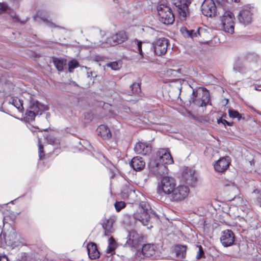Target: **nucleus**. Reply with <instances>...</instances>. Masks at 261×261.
Listing matches in <instances>:
<instances>
[{"label":"nucleus","instance_id":"f3484780","mask_svg":"<svg viewBox=\"0 0 261 261\" xmlns=\"http://www.w3.org/2000/svg\"><path fill=\"white\" fill-rule=\"evenodd\" d=\"M127 38L126 33L123 31H120L108 37L106 43L110 46H115L118 44L123 43Z\"/></svg>","mask_w":261,"mask_h":261},{"label":"nucleus","instance_id":"cd10ccee","mask_svg":"<svg viewBox=\"0 0 261 261\" xmlns=\"http://www.w3.org/2000/svg\"><path fill=\"white\" fill-rule=\"evenodd\" d=\"M102 227L105 230V234L106 236H109L113 231L112 222L110 220H107L103 222Z\"/></svg>","mask_w":261,"mask_h":261},{"label":"nucleus","instance_id":"79ce46f5","mask_svg":"<svg viewBox=\"0 0 261 261\" xmlns=\"http://www.w3.org/2000/svg\"><path fill=\"white\" fill-rule=\"evenodd\" d=\"M145 163V161L143 159V158L141 156H137L134 157L130 163Z\"/></svg>","mask_w":261,"mask_h":261},{"label":"nucleus","instance_id":"423d86ee","mask_svg":"<svg viewBox=\"0 0 261 261\" xmlns=\"http://www.w3.org/2000/svg\"><path fill=\"white\" fill-rule=\"evenodd\" d=\"M210 101V94L207 91L193 89L189 99L190 103H194L198 107L206 106Z\"/></svg>","mask_w":261,"mask_h":261},{"label":"nucleus","instance_id":"864d4df0","mask_svg":"<svg viewBox=\"0 0 261 261\" xmlns=\"http://www.w3.org/2000/svg\"><path fill=\"white\" fill-rule=\"evenodd\" d=\"M159 32L155 30H152V34L154 36L158 35Z\"/></svg>","mask_w":261,"mask_h":261},{"label":"nucleus","instance_id":"5701e85b","mask_svg":"<svg viewBox=\"0 0 261 261\" xmlns=\"http://www.w3.org/2000/svg\"><path fill=\"white\" fill-rule=\"evenodd\" d=\"M157 251V247L154 244H145L142 248L141 252L145 257H150L154 256Z\"/></svg>","mask_w":261,"mask_h":261},{"label":"nucleus","instance_id":"4be33fe9","mask_svg":"<svg viewBox=\"0 0 261 261\" xmlns=\"http://www.w3.org/2000/svg\"><path fill=\"white\" fill-rule=\"evenodd\" d=\"M187 246L186 245H175L173 247V252L176 258L179 260H183L187 255Z\"/></svg>","mask_w":261,"mask_h":261},{"label":"nucleus","instance_id":"de8ad7c7","mask_svg":"<svg viewBox=\"0 0 261 261\" xmlns=\"http://www.w3.org/2000/svg\"><path fill=\"white\" fill-rule=\"evenodd\" d=\"M98 158L99 161L101 163L108 162V160L105 158V156L102 154L99 153L98 154Z\"/></svg>","mask_w":261,"mask_h":261},{"label":"nucleus","instance_id":"72a5a7b5","mask_svg":"<svg viewBox=\"0 0 261 261\" xmlns=\"http://www.w3.org/2000/svg\"><path fill=\"white\" fill-rule=\"evenodd\" d=\"M230 164H225L221 166V164H214V169L218 172H223L225 171L229 167Z\"/></svg>","mask_w":261,"mask_h":261},{"label":"nucleus","instance_id":"7c9ffc66","mask_svg":"<svg viewBox=\"0 0 261 261\" xmlns=\"http://www.w3.org/2000/svg\"><path fill=\"white\" fill-rule=\"evenodd\" d=\"M11 103L13 105L19 112H22L23 110L22 106V101L20 99L16 97L12 99Z\"/></svg>","mask_w":261,"mask_h":261},{"label":"nucleus","instance_id":"9d476101","mask_svg":"<svg viewBox=\"0 0 261 261\" xmlns=\"http://www.w3.org/2000/svg\"><path fill=\"white\" fill-rule=\"evenodd\" d=\"M216 7L213 0H204L201 6L202 14L208 17H212L216 15L217 11H218V7L221 5H218Z\"/></svg>","mask_w":261,"mask_h":261},{"label":"nucleus","instance_id":"f03ea898","mask_svg":"<svg viewBox=\"0 0 261 261\" xmlns=\"http://www.w3.org/2000/svg\"><path fill=\"white\" fill-rule=\"evenodd\" d=\"M218 13L222 14L221 18V28L225 32L232 34L234 32L235 17L233 14L229 10V8L225 10L220 6L218 8Z\"/></svg>","mask_w":261,"mask_h":261},{"label":"nucleus","instance_id":"49530a36","mask_svg":"<svg viewBox=\"0 0 261 261\" xmlns=\"http://www.w3.org/2000/svg\"><path fill=\"white\" fill-rule=\"evenodd\" d=\"M150 1L153 5H154V7H156L157 5H160V4H164L165 0H150Z\"/></svg>","mask_w":261,"mask_h":261},{"label":"nucleus","instance_id":"ddd939ff","mask_svg":"<svg viewBox=\"0 0 261 261\" xmlns=\"http://www.w3.org/2000/svg\"><path fill=\"white\" fill-rule=\"evenodd\" d=\"M252 15L253 13L250 8L245 6L240 10L238 16V20L241 23L248 25L252 21Z\"/></svg>","mask_w":261,"mask_h":261},{"label":"nucleus","instance_id":"1a4fd4ad","mask_svg":"<svg viewBox=\"0 0 261 261\" xmlns=\"http://www.w3.org/2000/svg\"><path fill=\"white\" fill-rule=\"evenodd\" d=\"M168 46V39L165 38H160L152 42L151 48H153L155 55L161 56L166 53Z\"/></svg>","mask_w":261,"mask_h":261},{"label":"nucleus","instance_id":"2eb2a0df","mask_svg":"<svg viewBox=\"0 0 261 261\" xmlns=\"http://www.w3.org/2000/svg\"><path fill=\"white\" fill-rule=\"evenodd\" d=\"M149 174L156 177L162 176L168 173V168L165 164H148Z\"/></svg>","mask_w":261,"mask_h":261},{"label":"nucleus","instance_id":"39448f33","mask_svg":"<svg viewBox=\"0 0 261 261\" xmlns=\"http://www.w3.org/2000/svg\"><path fill=\"white\" fill-rule=\"evenodd\" d=\"M156 9L158 12V19L161 22L167 25L171 24L174 22V16L169 7L161 4L156 6Z\"/></svg>","mask_w":261,"mask_h":261},{"label":"nucleus","instance_id":"dca6fc26","mask_svg":"<svg viewBox=\"0 0 261 261\" xmlns=\"http://www.w3.org/2000/svg\"><path fill=\"white\" fill-rule=\"evenodd\" d=\"M180 32L185 38L193 39L195 37H201L205 33V30L201 28H198L195 30L188 29L186 27H182L180 29Z\"/></svg>","mask_w":261,"mask_h":261},{"label":"nucleus","instance_id":"5fc2aeb1","mask_svg":"<svg viewBox=\"0 0 261 261\" xmlns=\"http://www.w3.org/2000/svg\"><path fill=\"white\" fill-rule=\"evenodd\" d=\"M253 56L252 55L250 54L248 55V56L247 57V60H251V58Z\"/></svg>","mask_w":261,"mask_h":261},{"label":"nucleus","instance_id":"a211bd4d","mask_svg":"<svg viewBox=\"0 0 261 261\" xmlns=\"http://www.w3.org/2000/svg\"><path fill=\"white\" fill-rule=\"evenodd\" d=\"M182 177L184 181L188 185L194 187L196 186L197 179L195 173L188 167L183 171Z\"/></svg>","mask_w":261,"mask_h":261},{"label":"nucleus","instance_id":"6e6552de","mask_svg":"<svg viewBox=\"0 0 261 261\" xmlns=\"http://www.w3.org/2000/svg\"><path fill=\"white\" fill-rule=\"evenodd\" d=\"M173 4L176 7L180 19L186 20L190 15L189 6L191 0H172Z\"/></svg>","mask_w":261,"mask_h":261},{"label":"nucleus","instance_id":"c9c22d12","mask_svg":"<svg viewBox=\"0 0 261 261\" xmlns=\"http://www.w3.org/2000/svg\"><path fill=\"white\" fill-rule=\"evenodd\" d=\"M68 71L70 72H72L74 68L77 67L79 65L78 62L76 60H73L68 62Z\"/></svg>","mask_w":261,"mask_h":261},{"label":"nucleus","instance_id":"f704fd0d","mask_svg":"<svg viewBox=\"0 0 261 261\" xmlns=\"http://www.w3.org/2000/svg\"><path fill=\"white\" fill-rule=\"evenodd\" d=\"M107 65L108 67H110L112 69L114 70H119L121 67V64L120 62L117 61L109 63L107 64Z\"/></svg>","mask_w":261,"mask_h":261},{"label":"nucleus","instance_id":"37998d69","mask_svg":"<svg viewBox=\"0 0 261 261\" xmlns=\"http://www.w3.org/2000/svg\"><path fill=\"white\" fill-rule=\"evenodd\" d=\"M230 158L228 156H226L220 159L216 163H231Z\"/></svg>","mask_w":261,"mask_h":261},{"label":"nucleus","instance_id":"4c0bfd02","mask_svg":"<svg viewBox=\"0 0 261 261\" xmlns=\"http://www.w3.org/2000/svg\"><path fill=\"white\" fill-rule=\"evenodd\" d=\"M47 140L48 142L53 145H58L60 144V142L59 139L53 137V136H48L47 138Z\"/></svg>","mask_w":261,"mask_h":261},{"label":"nucleus","instance_id":"bb28decb","mask_svg":"<svg viewBox=\"0 0 261 261\" xmlns=\"http://www.w3.org/2000/svg\"><path fill=\"white\" fill-rule=\"evenodd\" d=\"M244 58H238L234 62L233 69L236 71L241 73H245L246 70V67L244 62Z\"/></svg>","mask_w":261,"mask_h":261},{"label":"nucleus","instance_id":"6e6d98bb","mask_svg":"<svg viewBox=\"0 0 261 261\" xmlns=\"http://www.w3.org/2000/svg\"><path fill=\"white\" fill-rule=\"evenodd\" d=\"M102 46H103V47H106V45H105V44H102Z\"/></svg>","mask_w":261,"mask_h":261},{"label":"nucleus","instance_id":"c85d7f7f","mask_svg":"<svg viewBox=\"0 0 261 261\" xmlns=\"http://www.w3.org/2000/svg\"><path fill=\"white\" fill-rule=\"evenodd\" d=\"M116 248V242L113 237H111L109 239V244L107 248V253H112L115 251Z\"/></svg>","mask_w":261,"mask_h":261},{"label":"nucleus","instance_id":"a878e982","mask_svg":"<svg viewBox=\"0 0 261 261\" xmlns=\"http://www.w3.org/2000/svg\"><path fill=\"white\" fill-rule=\"evenodd\" d=\"M5 13L10 14V17L14 22L20 21L19 18L15 12H12L6 4L0 3V14Z\"/></svg>","mask_w":261,"mask_h":261},{"label":"nucleus","instance_id":"4468645a","mask_svg":"<svg viewBox=\"0 0 261 261\" xmlns=\"http://www.w3.org/2000/svg\"><path fill=\"white\" fill-rule=\"evenodd\" d=\"M220 240L224 247H228L234 244L235 236L232 230L226 229L222 232Z\"/></svg>","mask_w":261,"mask_h":261},{"label":"nucleus","instance_id":"f8f14e48","mask_svg":"<svg viewBox=\"0 0 261 261\" xmlns=\"http://www.w3.org/2000/svg\"><path fill=\"white\" fill-rule=\"evenodd\" d=\"M144 236L135 230L129 231L126 244L130 247L137 248L143 242Z\"/></svg>","mask_w":261,"mask_h":261},{"label":"nucleus","instance_id":"a18cd8bd","mask_svg":"<svg viewBox=\"0 0 261 261\" xmlns=\"http://www.w3.org/2000/svg\"><path fill=\"white\" fill-rule=\"evenodd\" d=\"M130 87L132 88L133 94L137 92L138 90H140L139 85L137 83L133 84L130 86Z\"/></svg>","mask_w":261,"mask_h":261},{"label":"nucleus","instance_id":"2f4dec72","mask_svg":"<svg viewBox=\"0 0 261 261\" xmlns=\"http://www.w3.org/2000/svg\"><path fill=\"white\" fill-rule=\"evenodd\" d=\"M217 3L222 6V8L225 9L229 8L230 4L228 2V0H216ZM235 3H239L240 0H231Z\"/></svg>","mask_w":261,"mask_h":261},{"label":"nucleus","instance_id":"58836bf2","mask_svg":"<svg viewBox=\"0 0 261 261\" xmlns=\"http://www.w3.org/2000/svg\"><path fill=\"white\" fill-rule=\"evenodd\" d=\"M228 113L229 116L231 118H237L238 119H240L241 118V114L238 111L234 110H229Z\"/></svg>","mask_w":261,"mask_h":261},{"label":"nucleus","instance_id":"f257e3e1","mask_svg":"<svg viewBox=\"0 0 261 261\" xmlns=\"http://www.w3.org/2000/svg\"><path fill=\"white\" fill-rule=\"evenodd\" d=\"M0 242L3 247L7 245L13 248L23 245L22 239L13 228L0 235Z\"/></svg>","mask_w":261,"mask_h":261},{"label":"nucleus","instance_id":"20e7f679","mask_svg":"<svg viewBox=\"0 0 261 261\" xmlns=\"http://www.w3.org/2000/svg\"><path fill=\"white\" fill-rule=\"evenodd\" d=\"M150 209L148 203L142 202L140 204L139 211L134 213L133 215L135 220L139 221L143 225L147 226L148 228L152 227V226L150 224V217L149 214Z\"/></svg>","mask_w":261,"mask_h":261},{"label":"nucleus","instance_id":"603ef678","mask_svg":"<svg viewBox=\"0 0 261 261\" xmlns=\"http://www.w3.org/2000/svg\"><path fill=\"white\" fill-rule=\"evenodd\" d=\"M255 89L256 90L261 91V84L260 85L255 86Z\"/></svg>","mask_w":261,"mask_h":261},{"label":"nucleus","instance_id":"c03bdc74","mask_svg":"<svg viewBox=\"0 0 261 261\" xmlns=\"http://www.w3.org/2000/svg\"><path fill=\"white\" fill-rule=\"evenodd\" d=\"M38 152H39V156L40 159L42 158L43 156V147L42 145L41 144L40 140V139H38Z\"/></svg>","mask_w":261,"mask_h":261},{"label":"nucleus","instance_id":"a19ab883","mask_svg":"<svg viewBox=\"0 0 261 261\" xmlns=\"http://www.w3.org/2000/svg\"><path fill=\"white\" fill-rule=\"evenodd\" d=\"M181 69H178L177 70L170 69L167 71V72L168 74L172 75L173 76L179 77V74L181 73Z\"/></svg>","mask_w":261,"mask_h":261},{"label":"nucleus","instance_id":"aec40b11","mask_svg":"<svg viewBox=\"0 0 261 261\" xmlns=\"http://www.w3.org/2000/svg\"><path fill=\"white\" fill-rule=\"evenodd\" d=\"M133 45L135 51L140 55V58L139 60L140 61L143 63L146 62V61L143 60L144 57L142 51V47L145 48L148 46V44L136 39L133 41Z\"/></svg>","mask_w":261,"mask_h":261},{"label":"nucleus","instance_id":"412c9836","mask_svg":"<svg viewBox=\"0 0 261 261\" xmlns=\"http://www.w3.org/2000/svg\"><path fill=\"white\" fill-rule=\"evenodd\" d=\"M156 155L159 157V161L163 163H173V160L168 150L161 149L157 152Z\"/></svg>","mask_w":261,"mask_h":261},{"label":"nucleus","instance_id":"e433bc0d","mask_svg":"<svg viewBox=\"0 0 261 261\" xmlns=\"http://www.w3.org/2000/svg\"><path fill=\"white\" fill-rule=\"evenodd\" d=\"M116 212H119L126 206V203L122 201H116L114 204Z\"/></svg>","mask_w":261,"mask_h":261},{"label":"nucleus","instance_id":"b1692460","mask_svg":"<svg viewBox=\"0 0 261 261\" xmlns=\"http://www.w3.org/2000/svg\"><path fill=\"white\" fill-rule=\"evenodd\" d=\"M87 248L89 257L91 259H95L100 256V252L95 243L90 242L87 245Z\"/></svg>","mask_w":261,"mask_h":261},{"label":"nucleus","instance_id":"ea45409f","mask_svg":"<svg viewBox=\"0 0 261 261\" xmlns=\"http://www.w3.org/2000/svg\"><path fill=\"white\" fill-rule=\"evenodd\" d=\"M145 164H129L131 168L136 171H140L145 168Z\"/></svg>","mask_w":261,"mask_h":261},{"label":"nucleus","instance_id":"09e8293b","mask_svg":"<svg viewBox=\"0 0 261 261\" xmlns=\"http://www.w3.org/2000/svg\"><path fill=\"white\" fill-rule=\"evenodd\" d=\"M42 20L44 22V23H46L49 27L52 28L56 27V25L54 23H53L52 22H50L48 20L44 19H43Z\"/></svg>","mask_w":261,"mask_h":261},{"label":"nucleus","instance_id":"9b49d317","mask_svg":"<svg viewBox=\"0 0 261 261\" xmlns=\"http://www.w3.org/2000/svg\"><path fill=\"white\" fill-rule=\"evenodd\" d=\"M188 187L179 185L174 187L171 195V200L172 201H179L185 199L189 193Z\"/></svg>","mask_w":261,"mask_h":261},{"label":"nucleus","instance_id":"8fccbe9b","mask_svg":"<svg viewBox=\"0 0 261 261\" xmlns=\"http://www.w3.org/2000/svg\"><path fill=\"white\" fill-rule=\"evenodd\" d=\"M217 122L218 124H220L221 123L224 125L227 124V125H230V123L229 122H228L225 119H223L222 118L218 119Z\"/></svg>","mask_w":261,"mask_h":261},{"label":"nucleus","instance_id":"7ed1b4c3","mask_svg":"<svg viewBox=\"0 0 261 261\" xmlns=\"http://www.w3.org/2000/svg\"><path fill=\"white\" fill-rule=\"evenodd\" d=\"M29 110L25 113V119L29 122L35 119L36 116L41 115L42 113L48 109L47 106L40 103L38 100L31 98L29 100Z\"/></svg>","mask_w":261,"mask_h":261},{"label":"nucleus","instance_id":"473e14b6","mask_svg":"<svg viewBox=\"0 0 261 261\" xmlns=\"http://www.w3.org/2000/svg\"><path fill=\"white\" fill-rule=\"evenodd\" d=\"M196 247L198 249L196 253V259L199 260L202 258H204L205 257V253L201 245H197Z\"/></svg>","mask_w":261,"mask_h":261},{"label":"nucleus","instance_id":"393cba45","mask_svg":"<svg viewBox=\"0 0 261 261\" xmlns=\"http://www.w3.org/2000/svg\"><path fill=\"white\" fill-rule=\"evenodd\" d=\"M97 133L103 140H109L112 137V133L108 126L105 125H100L97 128Z\"/></svg>","mask_w":261,"mask_h":261},{"label":"nucleus","instance_id":"0eeeda50","mask_svg":"<svg viewBox=\"0 0 261 261\" xmlns=\"http://www.w3.org/2000/svg\"><path fill=\"white\" fill-rule=\"evenodd\" d=\"M175 187V183L173 178L168 176H164L158 184L157 192L161 195L163 194L169 195L173 192Z\"/></svg>","mask_w":261,"mask_h":261},{"label":"nucleus","instance_id":"3c124183","mask_svg":"<svg viewBox=\"0 0 261 261\" xmlns=\"http://www.w3.org/2000/svg\"><path fill=\"white\" fill-rule=\"evenodd\" d=\"M0 261H8V258L6 255L0 256Z\"/></svg>","mask_w":261,"mask_h":261},{"label":"nucleus","instance_id":"6ab92c4d","mask_svg":"<svg viewBox=\"0 0 261 261\" xmlns=\"http://www.w3.org/2000/svg\"><path fill=\"white\" fill-rule=\"evenodd\" d=\"M135 151L143 155H146L151 151V146L149 142H139L134 148Z\"/></svg>","mask_w":261,"mask_h":261},{"label":"nucleus","instance_id":"c756f323","mask_svg":"<svg viewBox=\"0 0 261 261\" xmlns=\"http://www.w3.org/2000/svg\"><path fill=\"white\" fill-rule=\"evenodd\" d=\"M53 62L59 71H62L64 70V66L65 63L64 60L59 59L58 58H54Z\"/></svg>","mask_w":261,"mask_h":261}]
</instances>
